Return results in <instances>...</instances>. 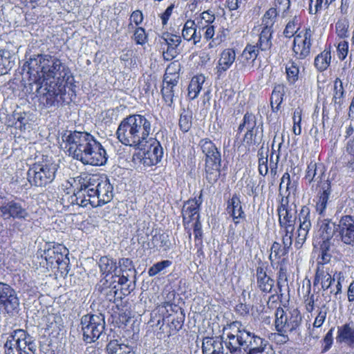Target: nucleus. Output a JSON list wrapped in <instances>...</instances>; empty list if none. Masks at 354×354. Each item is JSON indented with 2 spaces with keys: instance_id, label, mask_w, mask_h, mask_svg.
I'll return each instance as SVG.
<instances>
[{
  "instance_id": "59",
  "label": "nucleus",
  "mask_w": 354,
  "mask_h": 354,
  "mask_svg": "<svg viewBox=\"0 0 354 354\" xmlns=\"http://www.w3.org/2000/svg\"><path fill=\"white\" fill-rule=\"evenodd\" d=\"M257 129L256 130H247L243 141L249 145L258 144L260 138H257Z\"/></svg>"
},
{
  "instance_id": "61",
  "label": "nucleus",
  "mask_w": 354,
  "mask_h": 354,
  "mask_svg": "<svg viewBox=\"0 0 354 354\" xmlns=\"http://www.w3.org/2000/svg\"><path fill=\"white\" fill-rule=\"evenodd\" d=\"M120 270L118 272L124 273L127 271H132L134 270L132 261L129 258H122L119 260Z\"/></svg>"
},
{
  "instance_id": "1",
  "label": "nucleus",
  "mask_w": 354,
  "mask_h": 354,
  "mask_svg": "<svg viewBox=\"0 0 354 354\" xmlns=\"http://www.w3.org/2000/svg\"><path fill=\"white\" fill-rule=\"evenodd\" d=\"M64 138L69 156L84 165L99 166L106 162V150L91 134L75 131Z\"/></svg>"
},
{
  "instance_id": "8",
  "label": "nucleus",
  "mask_w": 354,
  "mask_h": 354,
  "mask_svg": "<svg viewBox=\"0 0 354 354\" xmlns=\"http://www.w3.org/2000/svg\"><path fill=\"white\" fill-rule=\"evenodd\" d=\"M37 92L39 102L44 107L55 106L63 100L66 93V83L41 82Z\"/></svg>"
},
{
  "instance_id": "48",
  "label": "nucleus",
  "mask_w": 354,
  "mask_h": 354,
  "mask_svg": "<svg viewBox=\"0 0 354 354\" xmlns=\"http://www.w3.org/2000/svg\"><path fill=\"white\" fill-rule=\"evenodd\" d=\"M230 30L227 28H220L218 29L216 32H215L214 37L213 40H212L209 44V47L210 48H215L222 42L225 41L227 37L229 36Z\"/></svg>"
},
{
  "instance_id": "19",
  "label": "nucleus",
  "mask_w": 354,
  "mask_h": 354,
  "mask_svg": "<svg viewBox=\"0 0 354 354\" xmlns=\"http://www.w3.org/2000/svg\"><path fill=\"white\" fill-rule=\"evenodd\" d=\"M334 282V273L330 266H317L313 285L320 284L323 290H328Z\"/></svg>"
},
{
  "instance_id": "29",
  "label": "nucleus",
  "mask_w": 354,
  "mask_h": 354,
  "mask_svg": "<svg viewBox=\"0 0 354 354\" xmlns=\"http://www.w3.org/2000/svg\"><path fill=\"white\" fill-rule=\"evenodd\" d=\"M330 183L325 182L322 185V189H320L319 196L316 204V211L319 214L324 215L326 212L327 207L330 203L329 197L331 194Z\"/></svg>"
},
{
  "instance_id": "60",
  "label": "nucleus",
  "mask_w": 354,
  "mask_h": 354,
  "mask_svg": "<svg viewBox=\"0 0 354 354\" xmlns=\"http://www.w3.org/2000/svg\"><path fill=\"white\" fill-rule=\"evenodd\" d=\"M317 300V298L315 297L314 294H310V283L308 282V295L307 298L305 299V304L306 310L309 313H312L315 308V301Z\"/></svg>"
},
{
  "instance_id": "3",
  "label": "nucleus",
  "mask_w": 354,
  "mask_h": 354,
  "mask_svg": "<svg viewBox=\"0 0 354 354\" xmlns=\"http://www.w3.org/2000/svg\"><path fill=\"white\" fill-rule=\"evenodd\" d=\"M152 131L151 122L145 115L133 114L120 122L116 135L122 145L142 149Z\"/></svg>"
},
{
  "instance_id": "21",
  "label": "nucleus",
  "mask_w": 354,
  "mask_h": 354,
  "mask_svg": "<svg viewBox=\"0 0 354 354\" xmlns=\"http://www.w3.org/2000/svg\"><path fill=\"white\" fill-rule=\"evenodd\" d=\"M226 210L230 216L232 217L234 223L237 225L240 219L245 218V214L241 205L240 195L234 194L227 203Z\"/></svg>"
},
{
  "instance_id": "38",
  "label": "nucleus",
  "mask_w": 354,
  "mask_h": 354,
  "mask_svg": "<svg viewBox=\"0 0 354 354\" xmlns=\"http://www.w3.org/2000/svg\"><path fill=\"white\" fill-rule=\"evenodd\" d=\"M330 51L328 50H324L316 56L314 61V65L319 72H323L328 68L330 64Z\"/></svg>"
},
{
  "instance_id": "2",
  "label": "nucleus",
  "mask_w": 354,
  "mask_h": 354,
  "mask_svg": "<svg viewBox=\"0 0 354 354\" xmlns=\"http://www.w3.org/2000/svg\"><path fill=\"white\" fill-rule=\"evenodd\" d=\"M77 181L75 201L82 207H100L113 199V187L106 177L84 174L77 177Z\"/></svg>"
},
{
  "instance_id": "46",
  "label": "nucleus",
  "mask_w": 354,
  "mask_h": 354,
  "mask_svg": "<svg viewBox=\"0 0 354 354\" xmlns=\"http://www.w3.org/2000/svg\"><path fill=\"white\" fill-rule=\"evenodd\" d=\"M13 65L14 63L10 61L9 53L0 50V75L8 73Z\"/></svg>"
},
{
  "instance_id": "14",
  "label": "nucleus",
  "mask_w": 354,
  "mask_h": 354,
  "mask_svg": "<svg viewBox=\"0 0 354 354\" xmlns=\"http://www.w3.org/2000/svg\"><path fill=\"white\" fill-rule=\"evenodd\" d=\"M150 145L142 152L140 162L146 167L156 165L162 159L163 150L160 142L156 139H150Z\"/></svg>"
},
{
  "instance_id": "45",
  "label": "nucleus",
  "mask_w": 354,
  "mask_h": 354,
  "mask_svg": "<svg viewBox=\"0 0 354 354\" xmlns=\"http://www.w3.org/2000/svg\"><path fill=\"white\" fill-rule=\"evenodd\" d=\"M258 52V46L248 45L241 54L242 61L253 63L257 57Z\"/></svg>"
},
{
  "instance_id": "58",
  "label": "nucleus",
  "mask_w": 354,
  "mask_h": 354,
  "mask_svg": "<svg viewBox=\"0 0 354 354\" xmlns=\"http://www.w3.org/2000/svg\"><path fill=\"white\" fill-rule=\"evenodd\" d=\"M336 32L341 38H344L348 36V23L346 20H339L336 24Z\"/></svg>"
},
{
  "instance_id": "6",
  "label": "nucleus",
  "mask_w": 354,
  "mask_h": 354,
  "mask_svg": "<svg viewBox=\"0 0 354 354\" xmlns=\"http://www.w3.org/2000/svg\"><path fill=\"white\" fill-rule=\"evenodd\" d=\"M57 170V165L52 158H45L32 165L28 172V180L31 185L45 187L52 183Z\"/></svg>"
},
{
  "instance_id": "31",
  "label": "nucleus",
  "mask_w": 354,
  "mask_h": 354,
  "mask_svg": "<svg viewBox=\"0 0 354 354\" xmlns=\"http://www.w3.org/2000/svg\"><path fill=\"white\" fill-rule=\"evenodd\" d=\"M337 341L352 348L354 342V327L349 324L338 327Z\"/></svg>"
},
{
  "instance_id": "33",
  "label": "nucleus",
  "mask_w": 354,
  "mask_h": 354,
  "mask_svg": "<svg viewBox=\"0 0 354 354\" xmlns=\"http://www.w3.org/2000/svg\"><path fill=\"white\" fill-rule=\"evenodd\" d=\"M98 264L102 274L108 276L109 274L114 272L115 275H117V262L113 259L106 256L102 257L99 260Z\"/></svg>"
},
{
  "instance_id": "42",
  "label": "nucleus",
  "mask_w": 354,
  "mask_h": 354,
  "mask_svg": "<svg viewBox=\"0 0 354 354\" xmlns=\"http://www.w3.org/2000/svg\"><path fill=\"white\" fill-rule=\"evenodd\" d=\"M277 15L279 14L274 8L268 9L261 19V27L263 28L273 30V26L276 22Z\"/></svg>"
},
{
  "instance_id": "9",
  "label": "nucleus",
  "mask_w": 354,
  "mask_h": 354,
  "mask_svg": "<svg viewBox=\"0 0 354 354\" xmlns=\"http://www.w3.org/2000/svg\"><path fill=\"white\" fill-rule=\"evenodd\" d=\"M105 325L104 316L101 313L84 315L81 318L83 340L87 344L95 342L102 335Z\"/></svg>"
},
{
  "instance_id": "35",
  "label": "nucleus",
  "mask_w": 354,
  "mask_h": 354,
  "mask_svg": "<svg viewBox=\"0 0 354 354\" xmlns=\"http://www.w3.org/2000/svg\"><path fill=\"white\" fill-rule=\"evenodd\" d=\"M284 94L285 88L283 85L278 84L274 87L270 97V105L273 112H277L279 109Z\"/></svg>"
},
{
  "instance_id": "63",
  "label": "nucleus",
  "mask_w": 354,
  "mask_h": 354,
  "mask_svg": "<svg viewBox=\"0 0 354 354\" xmlns=\"http://www.w3.org/2000/svg\"><path fill=\"white\" fill-rule=\"evenodd\" d=\"M327 315L326 309L324 306L322 308L319 309L317 317L314 321L313 326L314 328H321L324 322H325L326 317Z\"/></svg>"
},
{
  "instance_id": "12",
  "label": "nucleus",
  "mask_w": 354,
  "mask_h": 354,
  "mask_svg": "<svg viewBox=\"0 0 354 354\" xmlns=\"http://www.w3.org/2000/svg\"><path fill=\"white\" fill-rule=\"evenodd\" d=\"M0 216L3 220L26 221L30 217L26 204L20 201L0 198Z\"/></svg>"
},
{
  "instance_id": "18",
  "label": "nucleus",
  "mask_w": 354,
  "mask_h": 354,
  "mask_svg": "<svg viewBox=\"0 0 354 354\" xmlns=\"http://www.w3.org/2000/svg\"><path fill=\"white\" fill-rule=\"evenodd\" d=\"M201 196L202 194L201 193L198 200L196 198L188 200L184 204L182 209V215L185 225L189 224L192 221L199 220L198 209L202 203Z\"/></svg>"
},
{
  "instance_id": "32",
  "label": "nucleus",
  "mask_w": 354,
  "mask_h": 354,
  "mask_svg": "<svg viewBox=\"0 0 354 354\" xmlns=\"http://www.w3.org/2000/svg\"><path fill=\"white\" fill-rule=\"evenodd\" d=\"M62 245H53V247H50L45 249L44 251V258L48 263L53 264L54 261L59 263L62 261L63 254L62 250H65Z\"/></svg>"
},
{
  "instance_id": "11",
  "label": "nucleus",
  "mask_w": 354,
  "mask_h": 354,
  "mask_svg": "<svg viewBox=\"0 0 354 354\" xmlns=\"http://www.w3.org/2000/svg\"><path fill=\"white\" fill-rule=\"evenodd\" d=\"M230 330L227 334L229 341L225 342L226 347L230 353H241V348L244 350L245 340L249 339L248 330L238 321L232 322L224 326L223 330Z\"/></svg>"
},
{
  "instance_id": "40",
  "label": "nucleus",
  "mask_w": 354,
  "mask_h": 354,
  "mask_svg": "<svg viewBox=\"0 0 354 354\" xmlns=\"http://www.w3.org/2000/svg\"><path fill=\"white\" fill-rule=\"evenodd\" d=\"M336 229V225L334 223L328 220H324L322 221L319 227V232L323 241H330V239L333 236Z\"/></svg>"
},
{
  "instance_id": "4",
  "label": "nucleus",
  "mask_w": 354,
  "mask_h": 354,
  "mask_svg": "<svg viewBox=\"0 0 354 354\" xmlns=\"http://www.w3.org/2000/svg\"><path fill=\"white\" fill-rule=\"evenodd\" d=\"M28 67L37 74L41 82L66 83L71 77L68 66L59 57L50 54H39L30 58Z\"/></svg>"
},
{
  "instance_id": "52",
  "label": "nucleus",
  "mask_w": 354,
  "mask_h": 354,
  "mask_svg": "<svg viewBox=\"0 0 354 354\" xmlns=\"http://www.w3.org/2000/svg\"><path fill=\"white\" fill-rule=\"evenodd\" d=\"M171 265V261L169 260L162 261L153 265L148 270V274L150 277L155 276L160 272L162 270L168 268Z\"/></svg>"
},
{
  "instance_id": "57",
  "label": "nucleus",
  "mask_w": 354,
  "mask_h": 354,
  "mask_svg": "<svg viewBox=\"0 0 354 354\" xmlns=\"http://www.w3.org/2000/svg\"><path fill=\"white\" fill-rule=\"evenodd\" d=\"M192 117L187 113L180 114L179 119V127L184 132H187L192 127Z\"/></svg>"
},
{
  "instance_id": "26",
  "label": "nucleus",
  "mask_w": 354,
  "mask_h": 354,
  "mask_svg": "<svg viewBox=\"0 0 354 354\" xmlns=\"http://www.w3.org/2000/svg\"><path fill=\"white\" fill-rule=\"evenodd\" d=\"M202 349L203 354H224L222 337H205Z\"/></svg>"
},
{
  "instance_id": "7",
  "label": "nucleus",
  "mask_w": 354,
  "mask_h": 354,
  "mask_svg": "<svg viewBox=\"0 0 354 354\" xmlns=\"http://www.w3.org/2000/svg\"><path fill=\"white\" fill-rule=\"evenodd\" d=\"M6 354H35L37 346L32 338L22 329L14 330L4 345Z\"/></svg>"
},
{
  "instance_id": "36",
  "label": "nucleus",
  "mask_w": 354,
  "mask_h": 354,
  "mask_svg": "<svg viewBox=\"0 0 354 354\" xmlns=\"http://www.w3.org/2000/svg\"><path fill=\"white\" fill-rule=\"evenodd\" d=\"M320 253L319 254L317 266H330L329 263L330 261L332 254L330 252V243L328 241H323L320 245Z\"/></svg>"
},
{
  "instance_id": "64",
  "label": "nucleus",
  "mask_w": 354,
  "mask_h": 354,
  "mask_svg": "<svg viewBox=\"0 0 354 354\" xmlns=\"http://www.w3.org/2000/svg\"><path fill=\"white\" fill-rule=\"evenodd\" d=\"M174 8V4H171L169 6L167 9L160 15V17L162 21V24L163 26H166L168 23V21L173 12V10Z\"/></svg>"
},
{
  "instance_id": "16",
  "label": "nucleus",
  "mask_w": 354,
  "mask_h": 354,
  "mask_svg": "<svg viewBox=\"0 0 354 354\" xmlns=\"http://www.w3.org/2000/svg\"><path fill=\"white\" fill-rule=\"evenodd\" d=\"M305 179L309 183L316 182L317 185L322 189L325 182L330 183L325 173V167L322 163L317 164L315 161H310L307 167Z\"/></svg>"
},
{
  "instance_id": "34",
  "label": "nucleus",
  "mask_w": 354,
  "mask_h": 354,
  "mask_svg": "<svg viewBox=\"0 0 354 354\" xmlns=\"http://www.w3.org/2000/svg\"><path fill=\"white\" fill-rule=\"evenodd\" d=\"M205 81V77L203 75L192 77L188 86V96L191 100H194L198 97Z\"/></svg>"
},
{
  "instance_id": "56",
  "label": "nucleus",
  "mask_w": 354,
  "mask_h": 354,
  "mask_svg": "<svg viewBox=\"0 0 354 354\" xmlns=\"http://www.w3.org/2000/svg\"><path fill=\"white\" fill-rule=\"evenodd\" d=\"M104 291L106 299L110 301L115 302L117 300L122 299V296L120 293L118 292V288L116 285H114L113 287L104 288Z\"/></svg>"
},
{
  "instance_id": "47",
  "label": "nucleus",
  "mask_w": 354,
  "mask_h": 354,
  "mask_svg": "<svg viewBox=\"0 0 354 354\" xmlns=\"http://www.w3.org/2000/svg\"><path fill=\"white\" fill-rule=\"evenodd\" d=\"M290 249L286 248L285 245L283 246L278 242H274L271 247V253L269 256V259L272 261L273 257L274 259H279L282 257L286 256L289 252Z\"/></svg>"
},
{
  "instance_id": "17",
  "label": "nucleus",
  "mask_w": 354,
  "mask_h": 354,
  "mask_svg": "<svg viewBox=\"0 0 354 354\" xmlns=\"http://www.w3.org/2000/svg\"><path fill=\"white\" fill-rule=\"evenodd\" d=\"M178 77H169L165 75L163 80V86L161 90L162 97L167 104L171 106L174 102V98L178 97L179 88L177 86Z\"/></svg>"
},
{
  "instance_id": "37",
  "label": "nucleus",
  "mask_w": 354,
  "mask_h": 354,
  "mask_svg": "<svg viewBox=\"0 0 354 354\" xmlns=\"http://www.w3.org/2000/svg\"><path fill=\"white\" fill-rule=\"evenodd\" d=\"M133 351L127 344H121L117 339L111 340L106 346V354H128Z\"/></svg>"
},
{
  "instance_id": "44",
  "label": "nucleus",
  "mask_w": 354,
  "mask_h": 354,
  "mask_svg": "<svg viewBox=\"0 0 354 354\" xmlns=\"http://www.w3.org/2000/svg\"><path fill=\"white\" fill-rule=\"evenodd\" d=\"M299 25V17L295 15L287 23L285 29L283 32V35L286 38L292 37L299 29L297 26Z\"/></svg>"
},
{
  "instance_id": "24",
  "label": "nucleus",
  "mask_w": 354,
  "mask_h": 354,
  "mask_svg": "<svg viewBox=\"0 0 354 354\" xmlns=\"http://www.w3.org/2000/svg\"><path fill=\"white\" fill-rule=\"evenodd\" d=\"M236 59L235 51L232 48H226L222 51L216 67V73L221 77L223 73L227 71Z\"/></svg>"
},
{
  "instance_id": "27",
  "label": "nucleus",
  "mask_w": 354,
  "mask_h": 354,
  "mask_svg": "<svg viewBox=\"0 0 354 354\" xmlns=\"http://www.w3.org/2000/svg\"><path fill=\"white\" fill-rule=\"evenodd\" d=\"M311 45V42L304 40L301 34L296 35L292 48L295 56L300 59H305L310 55Z\"/></svg>"
},
{
  "instance_id": "5",
  "label": "nucleus",
  "mask_w": 354,
  "mask_h": 354,
  "mask_svg": "<svg viewBox=\"0 0 354 354\" xmlns=\"http://www.w3.org/2000/svg\"><path fill=\"white\" fill-rule=\"evenodd\" d=\"M199 145L205 156V178L214 185L221 176V155L215 144L208 138L202 139Z\"/></svg>"
},
{
  "instance_id": "54",
  "label": "nucleus",
  "mask_w": 354,
  "mask_h": 354,
  "mask_svg": "<svg viewBox=\"0 0 354 354\" xmlns=\"http://www.w3.org/2000/svg\"><path fill=\"white\" fill-rule=\"evenodd\" d=\"M345 276L342 272H334V281H337V284L335 290H330V292L334 294L335 296L340 294L342 291V283L344 281Z\"/></svg>"
},
{
  "instance_id": "62",
  "label": "nucleus",
  "mask_w": 354,
  "mask_h": 354,
  "mask_svg": "<svg viewBox=\"0 0 354 354\" xmlns=\"http://www.w3.org/2000/svg\"><path fill=\"white\" fill-rule=\"evenodd\" d=\"M134 40L137 44L143 45L147 41V35L143 28H137L134 32Z\"/></svg>"
},
{
  "instance_id": "43",
  "label": "nucleus",
  "mask_w": 354,
  "mask_h": 354,
  "mask_svg": "<svg viewBox=\"0 0 354 354\" xmlns=\"http://www.w3.org/2000/svg\"><path fill=\"white\" fill-rule=\"evenodd\" d=\"M283 185H286V192H288V194L283 198H287L288 199L290 194H295V192L297 189V183L296 181H292L290 174L288 172H286L283 174L281 179V183L279 185L280 190L282 189Z\"/></svg>"
},
{
  "instance_id": "25",
  "label": "nucleus",
  "mask_w": 354,
  "mask_h": 354,
  "mask_svg": "<svg viewBox=\"0 0 354 354\" xmlns=\"http://www.w3.org/2000/svg\"><path fill=\"white\" fill-rule=\"evenodd\" d=\"M249 339L245 340L244 351L248 354H258L266 350L267 341L248 331Z\"/></svg>"
},
{
  "instance_id": "22",
  "label": "nucleus",
  "mask_w": 354,
  "mask_h": 354,
  "mask_svg": "<svg viewBox=\"0 0 354 354\" xmlns=\"http://www.w3.org/2000/svg\"><path fill=\"white\" fill-rule=\"evenodd\" d=\"M0 305H1L8 314H13L17 311L19 306V301L15 291L10 286L5 290L0 297Z\"/></svg>"
},
{
  "instance_id": "13",
  "label": "nucleus",
  "mask_w": 354,
  "mask_h": 354,
  "mask_svg": "<svg viewBox=\"0 0 354 354\" xmlns=\"http://www.w3.org/2000/svg\"><path fill=\"white\" fill-rule=\"evenodd\" d=\"M297 220L298 221L299 226L297 229L295 247L297 249H300L306 242L312 227V215L308 206L304 205L301 207L297 214Z\"/></svg>"
},
{
  "instance_id": "28",
  "label": "nucleus",
  "mask_w": 354,
  "mask_h": 354,
  "mask_svg": "<svg viewBox=\"0 0 354 354\" xmlns=\"http://www.w3.org/2000/svg\"><path fill=\"white\" fill-rule=\"evenodd\" d=\"M257 284L259 290L265 293L272 291L274 284V280L270 278L266 273L265 268L259 266L257 268Z\"/></svg>"
},
{
  "instance_id": "10",
  "label": "nucleus",
  "mask_w": 354,
  "mask_h": 354,
  "mask_svg": "<svg viewBox=\"0 0 354 354\" xmlns=\"http://www.w3.org/2000/svg\"><path fill=\"white\" fill-rule=\"evenodd\" d=\"M301 322V315L297 308L285 311L282 308H278L275 311V328L278 333L295 331L299 327Z\"/></svg>"
},
{
  "instance_id": "15",
  "label": "nucleus",
  "mask_w": 354,
  "mask_h": 354,
  "mask_svg": "<svg viewBox=\"0 0 354 354\" xmlns=\"http://www.w3.org/2000/svg\"><path fill=\"white\" fill-rule=\"evenodd\" d=\"M279 223L296 224L297 218V205L294 203H289L287 198H282L277 207Z\"/></svg>"
},
{
  "instance_id": "20",
  "label": "nucleus",
  "mask_w": 354,
  "mask_h": 354,
  "mask_svg": "<svg viewBox=\"0 0 354 354\" xmlns=\"http://www.w3.org/2000/svg\"><path fill=\"white\" fill-rule=\"evenodd\" d=\"M339 234L343 243L348 245L354 244V218L344 216L339 221Z\"/></svg>"
},
{
  "instance_id": "30",
  "label": "nucleus",
  "mask_w": 354,
  "mask_h": 354,
  "mask_svg": "<svg viewBox=\"0 0 354 354\" xmlns=\"http://www.w3.org/2000/svg\"><path fill=\"white\" fill-rule=\"evenodd\" d=\"M182 37L188 41H192L194 45L201 41V34L197 31L195 21L188 19L185 23L182 30Z\"/></svg>"
},
{
  "instance_id": "51",
  "label": "nucleus",
  "mask_w": 354,
  "mask_h": 354,
  "mask_svg": "<svg viewBox=\"0 0 354 354\" xmlns=\"http://www.w3.org/2000/svg\"><path fill=\"white\" fill-rule=\"evenodd\" d=\"M293 120V127L292 131L294 134L299 136L301 133V109L300 108H297L293 113L292 115Z\"/></svg>"
},
{
  "instance_id": "50",
  "label": "nucleus",
  "mask_w": 354,
  "mask_h": 354,
  "mask_svg": "<svg viewBox=\"0 0 354 354\" xmlns=\"http://www.w3.org/2000/svg\"><path fill=\"white\" fill-rule=\"evenodd\" d=\"M287 78L290 83L293 84L298 80L299 68L295 62H289L286 67Z\"/></svg>"
},
{
  "instance_id": "39",
  "label": "nucleus",
  "mask_w": 354,
  "mask_h": 354,
  "mask_svg": "<svg viewBox=\"0 0 354 354\" xmlns=\"http://www.w3.org/2000/svg\"><path fill=\"white\" fill-rule=\"evenodd\" d=\"M273 30H269L262 28L259 35L258 48L261 50H267L270 49L272 46V37Z\"/></svg>"
},
{
  "instance_id": "53",
  "label": "nucleus",
  "mask_w": 354,
  "mask_h": 354,
  "mask_svg": "<svg viewBox=\"0 0 354 354\" xmlns=\"http://www.w3.org/2000/svg\"><path fill=\"white\" fill-rule=\"evenodd\" d=\"M259 157V172L261 175L265 176L268 172V156H266L263 154L262 150L258 151Z\"/></svg>"
},
{
  "instance_id": "41",
  "label": "nucleus",
  "mask_w": 354,
  "mask_h": 354,
  "mask_svg": "<svg viewBox=\"0 0 354 354\" xmlns=\"http://www.w3.org/2000/svg\"><path fill=\"white\" fill-rule=\"evenodd\" d=\"M344 98V90L342 82L339 78H336L334 81L333 102L340 108L341 105L343 104Z\"/></svg>"
},
{
  "instance_id": "49",
  "label": "nucleus",
  "mask_w": 354,
  "mask_h": 354,
  "mask_svg": "<svg viewBox=\"0 0 354 354\" xmlns=\"http://www.w3.org/2000/svg\"><path fill=\"white\" fill-rule=\"evenodd\" d=\"M274 8L277 12L281 15L282 18H286L289 15L290 1V0H274Z\"/></svg>"
},
{
  "instance_id": "23",
  "label": "nucleus",
  "mask_w": 354,
  "mask_h": 354,
  "mask_svg": "<svg viewBox=\"0 0 354 354\" xmlns=\"http://www.w3.org/2000/svg\"><path fill=\"white\" fill-rule=\"evenodd\" d=\"M161 39L168 46L167 51L164 52L165 58L167 60L174 58L176 55L175 48L180 44L181 37L166 32L162 33Z\"/></svg>"
},
{
  "instance_id": "55",
  "label": "nucleus",
  "mask_w": 354,
  "mask_h": 354,
  "mask_svg": "<svg viewBox=\"0 0 354 354\" xmlns=\"http://www.w3.org/2000/svg\"><path fill=\"white\" fill-rule=\"evenodd\" d=\"M243 121L247 130H256L259 128L257 127L256 116L251 113L247 112L243 116Z\"/></svg>"
}]
</instances>
